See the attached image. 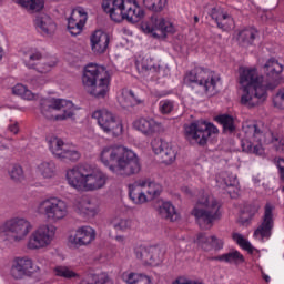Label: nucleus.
<instances>
[{
  "label": "nucleus",
  "instance_id": "nucleus-47",
  "mask_svg": "<svg viewBox=\"0 0 284 284\" xmlns=\"http://www.w3.org/2000/svg\"><path fill=\"white\" fill-rule=\"evenodd\" d=\"M45 8V0H29L27 10L29 12H41Z\"/></svg>",
  "mask_w": 284,
  "mask_h": 284
},
{
  "label": "nucleus",
  "instance_id": "nucleus-2",
  "mask_svg": "<svg viewBox=\"0 0 284 284\" xmlns=\"http://www.w3.org/2000/svg\"><path fill=\"white\" fill-rule=\"evenodd\" d=\"M65 179L77 192H94L106 183L105 173L90 164H78L67 170Z\"/></svg>",
  "mask_w": 284,
  "mask_h": 284
},
{
  "label": "nucleus",
  "instance_id": "nucleus-48",
  "mask_svg": "<svg viewBox=\"0 0 284 284\" xmlns=\"http://www.w3.org/2000/svg\"><path fill=\"white\" fill-rule=\"evenodd\" d=\"M159 110L161 114H170L174 110V101L172 100H162L159 103Z\"/></svg>",
  "mask_w": 284,
  "mask_h": 284
},
{
  "label": "nucleus",
  "instance_id": "nucleus-34",
  "mask_svg": "<svg viewBox=\"0 0 284 284\" xmlns=\"http://www.w3.org/2000/svg\"><path fill=\"white\" fill-rule=\"evenodd\" d=\"M122 281L126 284H152V277L143 274V273H123Z\"/></svg>",
  "mask_w": 284,
  "mask_h": 284
},
{
  "label": "nucleus",
  "instance_id": "nucleus-59",
  "mask_svg": "<svg viewBox=\"0 0 284 284\" xmlns=\"http://www.w3.org/2000/svg\"><path fill=\"white\" fill-rule=\"evenodd\" d=\"M239 72H258L256 67L247 68V67H240Z\"/></svg>",
  "mask_w": 284,
  "mask_h": 284
},
{
  "label": "nucleus",
  "instance_id": "nucleus-39",
  "mask_svg": "<svg viewBox=\"0 0 284 284\" xmlns=\"http://www.w3.org/2000/svg\"><path fill=\"white\" fill-rule=\"evenodd\" d=\"M9 176L11 181H14V183H23V181H26V174L23 173V168L19 164H13L9 169Z\"/></svg>",
  "mask_w": 284,
  "mask_h": 284
},
{
  "label": "nucleus",
  "instance_id": "nucleus-62",
  "mask_svg": "<svg viewBox=\"0 0 284 284\" xmlns=\"http://www.w3.org/2000/svg\"><path fill=\"white\" fill-rule=\"evenodd\" d=\"M263 278L265 280L266 283H270V281H271L270 275L263 274Z\"/></svg>",
  "mask_w": 284,
  "mask_h": 284
},
{
  "label": "nucleus",
  "instance_id": "nucleus-7",
  "mask_svg": "<svg viewBox=\"0 0 284 284\" xmlns=\"http://www.w3.org/2000/svg\"><path fill=\"white\" fill-rule=\"evenodd\" d=\"M31 230L32 225L26 219L14 217L8 220L0 226V241L19 243L30 234Z\"/></svg>",
  "mask_w": 284,
  "mask_h": 284
},
{
  "label": "nucleus",
  "instance_id": "nucleus-15",
  "mask_svg": "<svg viewBox=\"0 0 284 284\" xmlns=\"http://www.w3.org/2000/svg\"><path fill=\"white\" fill-rule=\"evenodd\" d=\"M97 79H99V72H84L82 75V83L88 90L89 94L101 99L108 94L105 83H108V78L100 79V83L97 87Z\"/></svg>",
  "mask_w": 284,
  "mask_h": 284
},
{
  "label": "nucleus",
  "instance_id": "nucleus-63",
  "mask_svg": "<svg viewBox=\"0 0 284 284\" xmlns=\"http://www.w3.org/2000/svg\"><path fill=\"white\" fill-rule=\"evenodd\" d=\"M115 241H119V242L123 241V236H121V235L116 236Z\"/></svg>",
  "mask_w": 284,
  "mask_h": 284
},
{
  "label": "nucleus",
  "instance_id": "nucleus-14",
  "mask_svg": "<svg viewBox=\"0 0 284 284\" xmlns=\"http://www.w3.org/2000/svg\"><path fill=\"white\" fill-rule=\"evenodd\" d=\"M39 271V266L34 264L32 258L24 257H16L11 263L10 274L12 278L16 281H21L26 278V276H32V274H37Z\"/></svg>",
  "mask_w": 284,
  "mask_h": 284
},
{
  "label": "nucleus",
  "instance_id": "nucleus-41",
  "mask_svg": "<svg viewBox=\"0 0 284 284\" xmlns=\"http://www.w3.org/2000/svg\"><path fill=\"white\" fill-rule=\"evenodd\" d=\"M143 3L152 12H163V9L168 6V0H143Z\"/></svg>",
  "mask_w": 284,
  "mask_h": 284
},
{
  "label": "nucleus",
  "instance_id": "nucleus-52",
  "mask_svg": "<svg viewBox=\"0 0 284 284\" xmlns=\"http://www.w3.org/2000/svg\"><path fill=\"white\" fill-rule=\"evenodd\" d=\"M136 68L139 72L156 71V68L152 64H148V61L136 62Z\"/></svg>",
  "mask_w": 284,
  "mask_h": 284
},
{
  "label": "nucleus",
  "instance_id": "nucleus-29",
  "mask_svg": "<svg viewBox=\"0 0 284 284\" xmlns=\"http://www.w3.org/2000/svg\"><path fill=\"white\" fill-rule=\"evenodd\" d=\"M36 26L40 28L41 32L44 34H52L57 30V24L52 20V18L45 13H40L36 18Z\"/></svg>",
  "mask_w": 284,
  "mask_h": 284
},
{
  "label": "nucleus",
  "instance_id": "nucleus-37",
  "mask_svg": "<svg viewBox=\"0 0 284 284\" xmlns=\"http://www.w3.org/2000/svg\"><path fill=\"white\" fill-rule=\"evenodd\" d=\"M217 123L222 125L223 132L225 134H234L236 132V124H234V116L230 114H221L217 115L216 119Z\"/></svg>",
  "mask_w": 284,
  "mask_h": 284
},
{
  "label": "nucleus",
  "instance_id": "nucleus-25",
  "mask_svg": "<svg viewBox=\"0 0 284 284\" xmlns=\"http://www.w3.org/2000/svg\"><path fill=\"white\" fill-rule=\"evenodd\" d=\"M196 242L204 252H211V250H223V240L217 239L214 235L207 236L205 233H200Z\"/></svg>",
  "mask_w": 284,
  "mask_h": 284
},
{
  "label": "nucleus",
  "instance_id": "nucleus-8",
  "mask_svg": "<svg viewBox=\"0 0 284 284\" xmlns=\"http://www.w3.org/2000/svg\"><path fill=\"white\" fill-rule=\"evenodd\" d=\"M72 108H74V104L70 100H45L41 103V113L49 120L65 121V119H72L74 116Z\"/></svg>",
  "mask_w": 284,
  "mask_h": 284
},
{
  "label": "nucleus",
  "instance_id": "nucleus-16",
  "mask_svg": "<svg viewBox=\"0 0 284 284\" xmlns=\"http://www.w3.org/2000/svg\"><path fill=\"white\" fill-rule=\"evenodd\" d=\"M272 230H274V206L267 203L264 207V216L261 225L254 231L253 236L257 241H265L272 236Z\"/></svg>",
  "mask_w": 284,
  "mask_h": 284
},
{
  "label": "nucleus",
  "instance_id": "nucleus-43",
  "mask_svg": "<svg viewBox=\"0 0 284 284\" xmlns=\"http://www.w3.org/2000/svg\"><path fill=\"white\" fill-rule=\"evenodd\" d=\"M265 72H283L284 64L278 62L276 58L268 59L263 65Z\"/></svg>",
  "mask_w": 284,
  "mask_h": 284
},
{
  "label": "nucleus",
  "instance_id": "nucleus-26",
  "mask_svg": "<svg viewBox=\"0 0 284 284\" xmlns=\"http://www.w3.org/2000/svg\"><path fill=\"white\" fill-rule=\"evenodd\" d=\"M140 183L141 180H138L133 184L129 185V197L135 205H143V203H148L149 201L148 195H145V191H143L144 186Z\"/></svg>",
  "mask_w": 284,
  "mask_h": 284
},
{
  "label": "nucleus",
  "instance_id": "nucleus-58",
  "mask_svg": "<svg viewBox=\"0 0 284 284\" xmlns=\"http://www.w3.org/2000/svg\"><path fill=\"white\" fill-rule=\"evenodd\" d=\"M12 1L17 6H20V8H24V10L28 9L29 0H12Z\"/></svg>",
  "mask_w": 284,
  "mask_h": 284
},
{
  "label": "nucleus",
  "instance_id": "nucleus-1",
  "mask_svg": "<svg viewBox=\"0 0 284 284\" xmlns=\"http://www.w3.org/2000/svg\"><path fill=\"white\" fill-rule=\"evenodd\" d=\"M283 82L281 72H242L239 83L243 90L242 105L255 108L267 100V90H276Z\"/></svg>",
  "mask_w": 284,
  "mask_h": 284
},
{
  "label": "nucleus",
  "instance_id": "nucleus-22",
  "mask_svg": "<svg viewBox=\"0 0 284 284\" xmlns=\"http://www.w3.org/2000/svg\"><path fill=\"white\" fill-rule=\"evenodd\" d=\"M211 19L215 21L217 28L224 32H230L234 28V19L232 16L223 12L221 8H213L211 10Z\"/></svg>",
  "mask_w": 284,
  "mask_h": 284
},
{
  "label": "nucleus",
  "instance_id": "nucleus-56",
  "mask_svg": "<svg viewBox=\"0 0 284 284\" xmlns=\"http://www.w3.org/2000/svg\"><path fill=\"white\" fill-rule=\"evenodd\" d=\"M237 183L239 180L234 175L231 176L230 181L224 180V185H226V187H234V185H236Z\"/></svg>",
  "mask_w": 284,
  "mask_h": 284
},
{
  "label": "nucleus",
  "instance_id": "nucleus-9",
  "mask_svg": "<svg viewBox=\"0 0 284 284\" xmlns=\"http://www.w3.org/2000/svg\"><path fill=\"white\" fill-rule=\"evenodd\" d=\"M37 212L48 221L57 223L68 216V203L59 197H47L39 202Z\"/></svg>",
  "mask_w": 284,
  "mask_h": 284
},
{
  "label": "nucleus",
  "instance_id": "nucleus-35",
  "mask_svg": "<svg viewBox=\"0 0 284 284\" xmlns=\"http://www.w3.org/2000/svg\"><path fill=\"white\" fill-rule=\"evenodd\" d=\"M145 17V11L141 8L136 7V4H126V9L124 11V19L129 21V23H139L140 20Z\"/></svg>",
  "mask_w": 284,
  "mask_h": 284
},
{
  "label": "nucleus",
  "instance_id": "nucleus-57",
  "mask_svg": "<svg viewBox=\"0 0 284 284\" xmlns=\"http://www.w3.org/2000/svg\"><path fill=\"white\" fill-rule=\"evenodd\" d=\"M100 161L103 165H108V148H104L100 154Z\"/></svg>",
  "mask_w": 284,
  "mask_h": 284
},
{
  "label": "nucleus",
  "instance_id": "nucleus-5",
  "mask_svg": "<svg viewBox=\"0 0 284 284\" xmlns=\"http://www.w3.org/2000/svg\"><path fill=\"white\" fill-rule=\"evenodd\" d=\"M192 215L195 217L201 230H211L214 221L221 219V204L212 197L199 200L197 204L192 210Z\"/></svg>",
  "mask_w": 284,
  "mask_h": 284
},
{
  "label": "nucleus",
  "instance_id": "nucleus-23",
  "mask_svg": "<svg viewBox=\"0 0 284 284\" xmlns=\"http://www.w3.org/2000/svg\"><path fill=\"white\" fill-rule=\"evenodd\" d=\"M75 211L83 219H92L97 216V204L90 201V197L82 196L75 203Z\"/></svg>",
  "mask_w": 284,
  "mask_h": 284
},
{
  "label": "nucleus",
  "instance_id": "nucleus-49",
  "mask_svg": "<svg viewBox=\"0 0 284 284\" xmlns=\"http://www.w3.org/2000/svg\"><path fill=\"white\" fill-rule=\"evenodd\" d=\"M108 9L109 10H126L130 2H125V0H108Z\"/></svg>",
  "mask_w": 284,
  "mask_h": 284
},
{
  "label": "nucleus",
  "instance_id": "nucleus-11",
  "mask_svg": "<svg viewBox=\"0 0 284 284\" xmlns=\"http://www.w3.org/2000/svg\"><path fill=\"white\" fill-rule=\"evenodd\" d=\"M47 143L50 152L55 156V159H61L62 161H79L81 159V153L70 146L68 143L63 142L60 138L54 135L47 136Z\"/></svg>",
  "mask_w": 284,
  "mask_h": 284
},
{
  "label": "nucleus",
  "instance_id": "nucleus-10",
  "mask_svg": "<svg viewBox=\"0 0 284 284\" xmlns=\"http://www.w3.org/2000/svg\"><path fill=\"white\" fill-rule=\"evenodd\" d=\"M57 234V227L50 224H43L39 226L29 236L27 247L28 250H45L50 247L54 241Z\"/></svg>",
  "mask_w": 284,
  "mask_h": 284
},
{
  "label": "nucleus",
  "instance_id": "nucleus-20",
  "mask_svg": "<svg viewBox=\"0 0 284 284\" xmlns=\"http://www.w3.org/2000/svg\"><path fill=\"white\" fill-rule=\"evenodd\" d=\"M88 21V12L83 9H73L68 19V30L72 37H79L83 32V28Z\"/></svg>",
  "mask_w": 284,
  "mask_h": 284
},
{
  "label": "nucleus",
  "instance_id": "nucleus-50",
  "mask_svg": "<svg viewBox=\"0 0 284 284\" xmlns=\"http://www.w3.org/2000/svg\"><path fill=\"white\" fill-rule=\"evenodd\" d=\"M273 103L275 108H280V110H284V88L280 89L276 93Z\"/></svg>",
  "mask_w": 284,
  "mask_h": 284
},
{
  "label": "nucleus",
  "instance_id": "nucleus-54",
  "mask_svg": "<svg viewBox=\"0 0 284 284\" xmlns=\"http://www.w3.org/2000/svg\"><path fill=\"white\" fill-rule=\"evenodd\" d=\"M30 85H32V88L37 89V88H41V85H45V79L43 78V75H40L38 78H32L29 81Z\"/></svg>",
  "mask_w": 284,
  "mask_h": 284
},
{
  "label": "nucleus",
  "instance_id": "nucleus-45",
  "mask_svg": "<svg viewBox=\"0 0 284 284\" xmlns=\"http://www.w3.org/2000/svg\"><path fill=\"white\" fill-rule=\"evenodd\" d=\"M109 17L111 21H114V23H121L125 19V10L124 9H110L109 10Z\"/></svg>",
  "mask_w": 284,
  "mask_h": 284
},
{
  "label": "nucleus",
  "instance_id": "nucleus-42",
  "mask_svg": "<svg viewBox=\"0 0 284 284\" xmlns=\"http://www.w3.org/2000/svg\"><path fill=\"white\" fill-rule=\"evenodd\" d=\"M232 239L242 247V250H245L248 254H254V246H252V243H250L247 239H244L243 235L240 233H233Z\"/></svg>",
  "mask_w": 284,
  "mask_h": 284
},
{
  "label": "nucleus",
  "instance_id": "nucleus-40",
  "mask_svg": "<svg viewBox=\"0 0 284 284\" xmlns=\"http://www.w3.org/2000/svg\"><path fill=\"white\" fill-rule=\"evenodd\" d=\"M53 274L60 276L61 278H77L78 274L70 270L68 266L58 265L53 268Z\"/></svg>",
  "mask_w": 284,
  "mask_h": 284
},
{
  "label": "nucleus",
  "instance_id": "nucleus-31",
  "mask_svg": "<svg viewBox=\"0 0 284 284\" xmlns=\"http://www.w3.org/2000/svg\"><path fill=\"white\" fill-rule=\"evenodd\" d=\"M140 185H143V187H148L146 196L149 201L158 199V196H161V192H163V186L152 181L150 178L141 179Z\"/></svg>",
  "mask_w": 284,
  "mask_h": 284
},
{
  "label": "nucleus",
  "instance_id": "nucleus-64",
  "mask_svg": "<svg viewBox=\"0 0 284 284\" xmlns=\"http://www.w3.org/2000/svg\"><path fill=\"white\" fill-rule=\"evenodd\" d=\"M194 23H199L200 19H199V16H194Z\"/></svg>",
  "mask_w": 284,
  "mask_h": 284
},
{
  "label": "nucleus",
  "instance_id": "nucleus-6",
  "mask_svg": "<svg viewBox=\"0 0 284 284\" xmlns=\"http://www.w3.org/2000/svg\"><path fill=\"white\" fill-rule=\"evenodd\" d=\"M184 139L191 145H207V141L212 134H219V129L207 121H197L184 124Z\"/></svg>",
  "mask_w": 284,
  "mask_h": 284
},
{
  "label": "nucleus",
  "instance_id": "nucleus-4",
  "mask_svg": "<svg viewBox=\"0 0 284 284\" xmlns=\"http://www.w3.org/2000/svg\"><path fill=\"white\" fill-rule=\"evenodd\" d=\"M109 170L115 176H134L141 172V161L134 151L123 145L112 149L109 158Z\"/></svg>",
  "mask_w": 284,
  "mask_h": 284
},
{
  "label": "nucleus",
  "instance_id": "nucleus-13",
  "mask_svg": "<svg viewBox=\"0 0 284 284\" xmlns=\"http://www.w3.org/2000/svg\"><path fill=\"white\" fill-rule=\"evenodd\" d=\"M141 28L146 34H152L154 39L165 38L174 32V24L172 22L163 18L158 19L154 14L151 16L150 21L142 22Z\"/></svg>",
  "mask_w": 284,
  "mask_h": 284
},
{
  "label": "nucleus",
  "instance_id": "nucleus-38",
  "mask_svg": "<svg viewBox=\"0 0 284 284\" xmlns=\"http://www.w3.org/2000/svg\"><path fill=\"white\" fill-rule=\"evenodd\" d=\"M12 93L17 97H21V99H24L26 101H34V99H37V94L21 83H18L12 88Z\"/></svg>",
  "mask_w": 284,
  "mask_h": 284
},
{
  "label": "nucleus",
  "instance_id": "nucleus-36",
  "mask_svg": "<svg viewBox=\"0 0 284 284\" xmlns=\"http://www.w3.org/2000/svg\"><path fill=\"white\" fill-rule=\"evenodd\" d=\"M38 174L43 179H54L57 176V164L54 161H44L37 165Z\"/></svg>",
  "mask_w": 284,
  "mask_h": 284
},
{
  "label": "nucleus",
  "instance_id": "nucleus-55",
  "mask_svg": "<svg viewBox=\"0 0 284 284\" xmlns=\"http://www.w3.org/2000/svg\"><path fill=\"white\" fill-rule=\"evenodd\" d=\"M10 148V140L0 135V150H8Z\"/></svg>",
  "mask_w": 284,
  "mask_h": 284
},
{
  "label": "nucleus",
  "instance_id": "nucleus-24",
  "mask_svg": "<svg viewBox=\"0 0 284 284\" xmlns=\"http://www.w3.org/2000/svg\"><path fill=\"white\" fill-rule=\"evenodd\" d=\"M91 50L94 54H103L108 50V33L103 30H95L91 38Z\"/></svg>",
  "mask_w": 284,
  "mask_h": 284
},
{
  "label": "nucleus",
  "instance_id": "nucleus-12",
  "mask_svg": "<svg viewBox=\"0 0 284 284\" xmlns=\"http://www.w3.org/2000/svg\"><path fill=\"white\" fill-rule=\"evenodd\" d=\"M134 255L139 261H142L144 265H151L156 267L163 263V256H165V250L161 246H144L139 245L134 247Z\"/></svg>",
  "mask_w": 284,
  "mask_h": 284
},
{
  "label": "nucleus",
  "instance_id": "nucleus-28",
  "mask_svg": "<svg viewBox=\"0 0 284 284\" xmlns=\"http://www.w3.org/2000/svg\"><path fill=\"white\" fill-rule=\"evenodd\" d=\"M158 212L161 219H165V221L174 222L181 219V214H179V211H176V207L170 201L162 202Z\"/></svg>",
  "mask_w": 284,
  "mask_h": 284
},
{
  "label": "nucleus",
  "instance_id": "nucleus-19",
  "mask_svg": "<svg viewBox=\"0 0 284 284\" xmlns=\"http://www.w3.org/2000/svg\"><path fill=\"white\" fill-rule=\"evenodd\" d=\"M133 128L144 136H154L163 132V124L152 118H140L133 122Z\"/></svg>",
  "mask_w": 284,
  "mask_h": 284
},
{
  "label": "nucleus",
  "instance_id": "nucleus-33",
  "mask_svg": "<svg viewBox=\"0 0 284 284\" xmlns=\"http://www.w3.org/2000/svg\"><path fill=\"white\" fill-rule=\"evenodd\" d=\"M212 261H219L220 263H229L230 265L234 263L235 265H237V263H245V257L237 250H233L229 253H224L212 257Z\"/></svg>",
  "mask_w": 284,
  "mask_h": 284
},
{
  "label": "nucleus",
  "instance_id": "nucleus-53",
  "mask_svg": "<svg viewBox=\"0 0 284 284\" xmlns=\"http://www.w3.org/2000/svg\"><path fill=\"white\" fill-rule=\"evenodd\" d=\"M99 70L105 72V67H99V64L91 62L84 67L83 72H99Z\"/></svg>",
  "mask_w": 284,
  "mask_h": 284
},
{
  "label": "nucleus",
  "instance_id": "nucleus-61",
  "mask_svg": "<svg viewBox=\"0 0 284 284\" xmlns=\"http://www.w3.org/2000/svg\"><path fill=\"white\" fill-rule=\"evenodd\" d=\"M102 9L104 12H108V0L102 1Z\"/></svg>",
  "mask_w": 284,
  "mask_h": 284
},
{
  "label": "nucleus",
  "instance_id": "nucleus-32",
  "mask_svg": "<svg viewBox=\"0 0 284 284\" xmlns=\"http://www.w3.org/2000/svg\"><path fill=\"white\" fill-rule=\"evenodd\" d=\"M108 134L111 136H121L123 134V121L116 114H108Z\"/></svg>",
  "mask_w": 284,
  "mask_h": 284
},
{
  "label": "nucleus",
  "instance_id": "nucleus-3",
  "mask_svg": "<svg viewBox=\"0 0 284 284\" xmlns=\"http://www.w3.org/2000/svg\"><path fill=\"white\" fill-rule=\"evenodd\" d=\"M244 139L242 140V150L246 154H263V144L270 145L273 143L277 152H284V139L274 136V133H263L256 123L245 122L242 126Z\"/></svg>",
  "mask_w": 284,
  "mask_h": 284
},
{
  "label": "nucleus",
  "instance_id": "nucleus-17",
  "mask_svg": "<svg viewBox=\"0 0 284 284\" xmlns=\"http://www.w3.org/2000/svg\"><path fill=\"white\" fill-rule=\"evenodd\" d=\"M152 150L154 154H162V163H165V165H172L174 161H176V148L172 145V143L159 139V140H153L151 142Z\"/></svg>",
  "mask_w": 284,
  "mask_h": 284
},
{
  "label": "nucleus",
  "instance_id": "nucleus-30",
  "mask_svg": "<svg viewBox=\"0 0 284 284\" xmlns=\"http://www.w3.org/2000/svg\"><path fill=\"white\" fill-rule=\"evenodd\" d=\"M258 31L254 28L243 29L237 32L236 41L242 48H250L254 43Z\"/></svg>",
  "mask_w": 284,
  "mask_h": 284
},
{
  "label": "nucleus",
  "instance_id": "nucleus-18",
  "mask_svg": "<svg viewBox=\"0 0 284 284\" xmlns=\"http://www.w3.org/2000/svg\"><path fill=\"white\" fill-rule=\"evenodd\" d=\"M97 239V231L92 226H80L77 229L75 234L69 236V243L75 247H83L90 245Z\"/></svg>",
  "mask_w": 284,
  "mask_h": 284
},
{
  "label": "nucleus",
  "instance_id": "nucleus-51",
  "mask_svg": "<svg viewBox=\"0 0 284 284\" xmlns=\"http://www.w3.org/2000/svg\"><path fill=\"white\" fill-rule=\"evenodd\" d=\"M114 230H121L125 232V230H130L132 227V220H120L118 223L113 224Z\"/></svg>",
  "mask_w": 284,
  "mask_h": 284
},
{
  "label": "nucleus",
  "instance_id": "nucleus-27",
  "mask_svg": "<svg viewBox=\"0 0 284 284\" xmlns=\"http://www.w3.org/2000/svg\"><path fill=\"white\" fill-rule=\"evenodd\" d=\"M118 101L122 108H134V105H141V103H143V101L134 94V91L128 88L121 90Z\"/></svg>",
  "mask_w": 284,
  "mask_h": 284
},
{
  "label": "nucleus",
  "instance_id": "nucleus-46",
  "mask_svg": "<svg viewBox=\"0 0 284 284\" xmlns=\"http://www.w3.org/2000/svg\"><path fill=\"white\" fill-rule=\"evenodd\" d=\"M43 59V54L39 51L31 53L29 55V60H26L24 63L29 70H37V63L32 61H41Z\"/></svg>",
  "mask_w": 284,
  "mask_h": 284
},
{
  "label": "nucleus",
  "instance_id": "nucleus-21",
  "mask_svg": "<svg viewBox=\"0 0 284 284\" xmlns=\"http://www.w3.org/2000/svg\"><path fill=\"white\" fill-rule=\"evenodd\" d=\"M184 83L191 88H202L203 92H210L211 88H216V80L214 78L203 79L201 73L189 72L184 77Z\"/></svg>",
  "mask_w": 284,
  "mask_h": 284
},
{
  "label": "nucleus",
  "instance_id": "nucleus-60",
  "mask_svg": "<svg viewBox=\"0 0 284 284\" xmlns=\"http://www.w3.org/2000/svg\"><path fill=\"white\" fill-rule=\"evenodd\" d=\"M9 131L12 134H19V123H13L9 125Z\"/></svg>",
  "mask_w": 284,
  "mask_h": 284
},
{
  "label": "nucleus",
  "instance_id": "nucleus-44",
  "mask_svg": "<svg viewBox=\"0 0 284 284\" xmlns=\"http://www.w3.org/2000/svg\"><path fill=\"white\" fill-rule=\"evenodd\" d=\"M92 119H97L98 125L103 130V132H108V111H95L92 114Z\"/></svg>",
  "mask_w": 284,
  "mask_h": 284
}]
</instances>
